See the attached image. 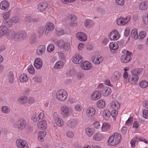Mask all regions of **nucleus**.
<instances>
[{
    "mask_svg": "<svg viewBox=\"0 0 148 148\" xmlns=\"http://www.w3.org/2000/svg\"><path fill=\"white\" fill-rule=\"evenodd\" d=\"M132 37L133 39L136 40L138 38L137 30L136 29H134L132 30L131 33Z\"/></svg>",
    "mask_w": 148,
    "mask_h": 148,
    "instance_id": "obj_31",
    "label": "nucleus"
},
{
    "mask_svg": "<svg viewBox=\"0 0 148 148\" xmlns=\"http://www.w3.org/2000/svg\"><path fill=\"white\" fill-rule=\"evenodd\" d=\"M81 67L84 70H90L92 68V64L88 61H84L81 64Z\"/></svg>",
    "mask_w": 148,
    "mask_h": 148,
    "instance_id": "obj_17",
    "label": "nucleus"
},
{
    "mask_svg": "<svg viewBox=\"0 0 148 148\" xmlns=\"http://www.w3.org/2000/svg\"><path fill=\"white\" fill-rule=\"evenodd\" d=\"M111 113L110 111L108 110H105L102 113V115L104 118L106 120H108L111 115Z\"/></svg>",
    "mask_w": 148,
    "mask_h": 148,
    "instance_id": "obj_28",
    "label": "nucleus"
},
{
    "mask_svg": "<svg viewBox=\"0 0 148 148\" xmlns=\"http://www.w3.org/2000/svg\"><path fill=\"white\" fill-rule=\"evenodd\" d=\"M35 67L37 69H40L42 66V60L40 58L36 59L34 62Z\"/></svg>",
    "mask_w": 148,
    "mask_h": 148,
    "instance_id": "obj_19",
    "label": "nucleus"
},
{
    "mask_svg": "<svg viewBox=\"0 0 148 148\" xmlns=\"http://www.w3.org/2000/svg\"><path fill=\"white\" fill-rule=\"evenodd\" d=\"M27 100L26 97L23 96L21 97L18 100V103L20 104H23L25 103Z\"/></svg>",
    "mask_w": 148,
    "mask_h": 148,
    "instance_id": "obj_36",
    "label": "nucleus"
},
{
    "mask_svg": "<svg viewBox=\"0 0 148 148\" xmlns=\"http://www.w3.org/2000/svg\"><path fill=\"white\" fill-rule=\"evenodd\" d=\"M16 143L18 148H29L26 142L22 139L17 140Z\"/></svg>",
    "mask_w": 148,
    "mask_h": 148,
    "instance_id": "obj_9",
    "label": "nucleus"
},
{
    "mask_svg": "<svg viewBox=\"0 0 148 148\" xmlns=\"http://www.w3.org/2000/svg\"><path fill=\"white\" fill-rule=\"evenodd\" d=\"M143 116L144 118H148V111L146 109H144L143 111Z\"/></svg>",
    "mask_w": 148,
    "mask_h": 148,
    "instance_id": "obj_59",
    "label": "nucleus"
},
{
    "mask_svg": "<svg viewBox=\"0 0 148 148\" xmlns=\"http://www.w3.org/2000/svg\"><path fill=\"white\" fill-rule=\"evenodd\" d=\"M109 36L112 40H117L120 37L119 33L117 30L112 31Z\"/></svg>",
    "mask_w": 148,
    "mask_h": 148,
    "instance_id": "obj_10",
    "label": "nucleus"
},
{
    "mask_svg": "<svg viewBox=\"0 0 148 148\" xmlns=\"http://www.w3.org/2000/svg\"><path fill=\"white\" fill-rule=\"evenodd\" d=\"M1 111L3 112L5 114L8 113L10 111V108L7 106H4L2 107Z\"/></svg>",
    "mask_w": 148,
    "mask_h": 148,
    "instance_id": "obj_48",
    "label": "nucleus"
},
{
    "mask_svg": "<svg viewBox=\"0 0 148 148\" xmlns=\"http://www.w3.org/2000/svg\"><path fill=\"white\" fill-rule=\"evenodd\" d=\"M77 124L76 121L74 119H71L67 122V126L71 128H74L76 126Z\"/></svg>",
    "mask_w": 148,
    "mask_h": 148,
    "instance_id": "obj_27",
    "label": "nucleus"
},
{
    "mask_svg": "<svg viewBox=\"0 0 148 148\" xmlns=\"http://www.w3.org/2000/svg\"><path fill=\"white\" fill-rule=\"evenodd\" d=\"M133 118L132 117H130L126 121V125L129 126L133 122Z\"/></svg>",
    "mask_w": 148,
    "mask_h": 148,
    "instance_id": "obj_57",
    "label": "nucleus"
},
{
    "mask_svg": "<svg viewBox=\"0 0 148 148\" xmlns=\"http://www.w3.org/2000/svg\"><path fill=\"white\" fill-rule=\"evenodd\" d=\"M56 44L59 47L62 49L64 47V45L66 44V42L63 40H60V41H58Z\"/></svg>",
    "mask_w": 148,
    "mask_h": 148,
    "instance_id": "obj_45",
    "label": "nucleus"
},
{
    "mask_svg": "<svg viewBox=\"0 0 148 148\" xmlns=\"http://www.w3.org/2000/svg\"><path fill=\"white\" fill-rule=\"evenodd\" d=\"M82 107L80 104H77L75 107V109L76 111L78 112H81L82 110Z\"/></svg>",
    "mask_w": 148,
    "mask_h": 148,
    "instance_id": "obj_55",
    "label": "nucleus"
},
{
    "mask_svg": "<svg viewBox=\"0 0 148 148\" xmlns=\"http://www.w3.org/2000/svg\"><path fill=\"white\" fill-rule=\"evenodd\" d=\"M92 60L94 64H98L103 62V59L101 57L94 56L92 57Z\"/></svg>",
    "mask_w": 148,
    "mask_h": 148,
    "instance_id": "obj_21",
    "label": "nucleus"
},
{
    "mask_svg": "<svg viewBox=\"0 0 148 148\" xmlns=\"http://www.w3.org/2000/svg\"><path fill=\"white\" fill-rule=\"evenodd\" d=\"M121 74V73L118 71H116L114 72L113 75L112 77V79L114 81H117L120 78Z\"/></svg>",
    "mask_w": 148,
    "mask_h": 148,
    "instance_id": "obj_32",
    "label": "nucleus"
},
{
    "mask_svg": "<svg viewBox=\"0 0 148 148\" xmlns=\"http://www.w3.org/2000/svg\"><path fill=\"white\" fill-rule=\"evenodd\" d=\"M118 113V112L117 110H113L111 113L112 117L115 118L117 115Z\"/></svg>",
    "mask_w": 148,
    "mask_h": 148,
    "instance_id": "obj_62",
    "label": "nucleus"
},
{
    "mask_svg": "<svg viewBox=\"0 0 148 148\" xmlns=\"http://www.w3.org/2000/svg\"><path fill=\"white\" fill-rule=\"evenodd\" d=\"M70 47V43L68 42H66V44L64 45V47L62 49H63L66 51H68Z\"/></svg>",
    "mask_w": 148,
    "mask_h": 148,
    "instance_id": "obj_58",
    "label": "nucleus"
},
{
    "mask_svg": "<svg viewBox=\"0 0 148 148\" xmlns=\"http://www.w3.org/2000/svg\"><path fill=\"white\" fill-rule=\"evenodd\" d=\"M87 135L89 137H91L95 132V129L93 128L87 127L85 130Z\"/></svg>",
    "mask_w": 148,
    "mask_h": 148,
    "instance_id": "obj_26",
    "label": "nucleus"
},
{
    "mask_svg": "<svg viewBox=\"0 0 148 148\" xmlns=\"http://www.w3.org/2000/svg\"><path fill=\"white\" fill-rule=\"evenodd\" d=\"M116 3L119 5H123L125 3L124 0H116Z\"/></svg>",
    "mask_w": 148,
    "mask_h": 148,
    "instance_id": "obj_64",
    "label": "nucleus"
},
{
    "mask_svg": "<svg viewBox=\"0 0 148 148\" xmlns=\"http://www.w3.org/2000/svg\"><path fill=\"white\" fill-rule=\"evenodd\" d=\"M110 124L108 123H104L103 124L101 127L102 130L103 131H105L106 130L109 129L110 127Z\"/></svg>",
    "mask_w": 148,
    "mask_h": 148,
    "instance_id": "obj_40",
    "label": "nucleus"
},
{
    "mask_svg": "<svg viewBox=\"0 0 148 148\" xmlns=\"http://www.w3.org/2000/svg\"><path fill=\"white\" fill-rule=\"evenodd\" d=\"M12 29H9L5 26H2L0 27V38L5 34L6 35L7 37L11 38L12 34L11 32Z\"/></svg>",
    "mask_w": 148,
    "mask_h": 148,
    "instance_id": "obj_4",
    "label": "nucleus"
},
{
    "mask_svg": "<svg viewBox=\"0 0 148 148\" xmlns=\"http://www.w3.org/2000/svg\"><path fill=\"white\" fill-rule=\"evenodd\" d=\"M126 54L122 55L121 58V61L123 63H127L130 62L132 59V53L128 51H126Z\"/></svg>",
    "mask_w": 148,
    "mask_h": 148,
    "instance_id": "obj_6",
    "label": "nucleus"
},
{
    "mask_svg": "<svg viewBox=\"0 0 148 148\" xmlns=\"http://www.w3.org/2000/svg\"><path fill=\"white\" fill-rule=\"evenodd\" d=\"M54 28V24L51 23L49 22L47 23L45 26V28H47L52 31L53 30Z\"/></svg>",
    "mask_w": 148,
    "mask_h": 148,
    "instance_id": "obj_41",
    "label": "nucleus"
},
{
    "mask_svg": "<svg viewBox=\"0 0 148 148\" xmlns=\"http://www.w3.org/2000/svg\"><path fill=\"white\" fill-rule=\"evenodd\" d=\"M10 7L9 3L6 0L2 1L0 3V8L3 10H8Z\"/></svg>",
    "mask_w": 148,
    "mask_h": 148,
    "instance_id": "obj_15",
    "label": "nucleus"
},
{
    "mask_svg": "<svg viewBox=\"0 0 148 148\" xmlns=\"http://www.w3.org/2000/svg\"><path fill=\"white\" fill-rule=\"evenodd\" d=\"M12 20L13 22L14 23H18L19 21L20 18L18 16H15L13 17Z\"/></svg>",
    "mask_w": 148,
    "mask_h": 148,
    "instance_id": "obj_61",
    "label": "nucleus"
},
{
    "mask_svg": "<svg viewBox=\"0 0 148 148\" xmlns=\"http://www.w3.org/2000/svg\"><path fill=\"white\" fill-rule=\"evenodd\" d=\"M130 16L128 15L125 18H119L117 21V24L119 25H123L130 21Z\"/></svg>",
    "mask_w": 148,
    "mask_h": 148,
    "instance_id": "obj_8",
    "label": "nucleus"
},
{
    "mask_svg": "<svg viewBox=\"0 0 148 148\" xmlns=\"http://www.w3.org/2000/svg\"><path fill=\"white\" fill-rule=\"evenodd\" d=\"M68 19L71 21H75L77 20L76 16L74 14H71L68 16Z\"/></svg>",
    "mask_w": 148,
    "mask_h": 148,
    "instance_id": "obj_53",
    "label": "nucleus"
},
{
    "mask_svg": "<svg viewBox=\"0 0 148 148\" xmlns=\"http://www.w3.org/2000/svg\"><path fill=\"white\" fill-rule=\"evenodd\" d=\"M64 65L63 62L60 60L57 62L54 66L56 69H59L62 68Z\"/></svg>",
    "mask_w": 148,
    "mask_h": 148,
    "instance_id": "obj_33",
    "label": "nucleus"
},
{
    "mask_svg": "<svg viewBox=\"0 0 148 148\" xmlns=\"http://www.w3.org/2000/svg\"><path fill=\"white\" fill-rule=\"evenodd\" d=\"M93 138L94 140L96 141H99L103 138V136L100 133H97L95 134L93 136Z\"/></svg>",
    "mask_w": 148,
    "mask_h": 148,
    "instance_id": "obj_30",
    "label": "nucleus"
},
{
    "mask_svg": "<svg viewBox=\"0 0 148 148\" xmlns=\"http://www.w3.org/2000/svg\"><path fill=\"white\" fill-rule=\"evenodd\" d=\"M140 87L142 88H145L148 86V82L146 81H142L140 83Z\"/></svg>",
    "mask_w": 148,
    "mask_h": 148,
    "instance_id": "obj_49",
    "label": "nucleus"
},
{
    "mask_svg": "<svg viewBox=\"0 0 148 148\" xmlns=\"http://www.w3.org/2000/svg\"><path fill=\"white\" fill-rule=\"evenodd\" d=\"M56 29V35L58 36H60L63 34L64 33V31L62 29L57 27Z\"/></svg>",
    "mask_w": 148,
    "mask_h": 148,
    "instance_id": "obj_44",
    "label": "nucleus"
},
{
    "mask_svg": "<svg viewBox=\"0 0 148 148\" xmlns=\"http://www.w3.org/2000/svg\"><path fill=\"white\" fill-rule=\"evenodd\" d=\"M10 10L9 12H5L2 14V15L3 17L4 20H7L10 15Z\"/></svg>",
    "mask_w": 148,
    "mask_h": 148,
    "instance_id": "obj_50",
    "label": "nucleus"
},
{
    "mask_svg": "<svg viewBox=\"0 0 148 148\" xmlns=\"http://www.w3.org/2000/svg\"><path fill=\"white\" fill-rule=\"evenodd\" d=\"M3 23L7 26L9 27H11L13 25V22L12 19L5 20Z\"/></svg>",
    "mask_w": 148,
    "mask_h": 148,
    "instance_id": "obj_43",
    "label": "nucleus"
},
{
    "mask_svg": "<svg viewBox=\"0 0 148 148\" xmlns=\"http://www.w3.org/2000/svg\"><path fill=\"white\" fill-rule=\"evenodd\" d=\"M56 99L61 102H64L68 99V95L66 90L64 89L58 90L56 93Z\"/></svg>",
    "mask_w": 148,
    "mask_h": 148,
    "instance_id": "obj_1",
    "label": "nucleus"
},
{
    "mask_svg": "<svg viewBox=\"0 0 148 148\" xmlns=\"http://www.w3.org/2000/svg\"><path fill=\"white\" fill-rule=\"evenodd\" d=\"M148 7V4L146 1H143L139 5V9L140 10H145Z\"/></svg>",
    "mask_w": 148,
    "mask_h": 148,
    "instance_id": "obj_34",
    "label": "nucleus"
},
{
    "mask_svg": "<svg viewBox=\"0 0 148 148\" xmlns=\"http://www.w3.org/2000/svg\"><path fill=\"white\" fill-rule=\"evenodd\" d=\"M54 120L56 124L58 126L60 127L63 125L64 122L62 119L58 116H55L54 118Z\"/></svg>",
    "mask_w": 148,
    "mask_h": 148,
    "instance_id": "obj_25",
    "label": "nucleus"
},
{
    "mask_svg": "<svg viewBox=\"0 0 148 148\" xmlns=\"http://www.w3.org/2000/svg\"><path fill=\"white\" fill-rule=\"evenodd\" d=\"M76 36L77 39L81 41H85L87 38L86 34L82 32H79L76 34Z\"/></svg>",
    "mask_w": 148,
    "mask_h": 148,
    "instance_id": "obj_14",
    "label": "nucleus"
},
{
    "mask_svg": "<svg viewBox=\"0 0 148 148\" xmlns=\"http://www.w3.org/2000/svg\"><path fill=\"white\" fill-rule=\"evenodd\" d=\"M101 92L105 97H107L109 95L111 92V90L109 87H105L102 90H101Z\"/></svg>",
    "mask_w": 148,
    "mask_h": 148,
    "instance_id": "obj_23",
    "label": "nucleus"
},
{
    "mask_svg": "<svg viewBox=\"0 0 148 148\" xmlns=\"http://www.w3.org/2000/svg\"><path fill=\"white\" fill-rule=\"evenodd\" d=\"M147 35L146 32L145 31H141L139 34L138 35V38L140 40L143 39L145 38Z\"/></svg>",
    "mask_w": 148,
    "mask_h": 148,
    "instance_id": "obj_46",
    "label": "nucleus"
},
{
    "mask_svg": "<svg viewBox=\"0 0 148 148\" xmlns=\"http://www.w3.org/2000/svg\"><path fill=\"white\" fill-rule=\"evenodd\" d=\"M37 41L36 34L35 33L32 34L30 38V42L32 44H33L36 42Z\"/></svg>",
    "mask_w": 148,
    "mask_h": 148,
    "instance_id": "obj_42",
    "label": "nucleus"
},
{
    "mask_svg": "<svg viewBox=\"0 0 148 148\" xmlns=\"http://www.w3.org/2000/svg\"><path fill=\"white\" fill-rule=\"evenodd\" d=\"M28 79L29 78L27 75L23 73L21 75L20 77V81L21 82L24 83L27 82Z\"/></svg>",
    "mask_w": 148,
    "mask_h": 148,
    "instance_id": "obj_37",
    "label": "nucleus"
},
{
    "mask_svg": "<svg viewBox=\"0 0 148 148\" xmlns=\"http://www.w3.org/2000/svg\"><path fill=\"white\" fill-rule=\"evenodd\" d=\"M95 113V110L94 108L91 107L88 108L86 111V115L89 117L94 116Z\"/></svg>",
    "mask_w": 148,
    "mask_h": 148,
    "instance_id": "obj_18",
    "label": "nucleus"
},
{
    "mask_svg": "<svg viewBox=\"0 0 148 148\" xmlns=\"http://www.w3.org/2000/svg\"><path fill=\"white\" fill-rule=\"evenodd\" d=\"M111 106L113 110H117L120 108V104L118 101H114L112 103Z\"/></svg>",
    "mask_w": 148,
    "mask_h": 148,
    "instance_id": "obj_29",
    "label": "nucleus"
},
{
    "mask_svg": "<svg viewBox=\"0 0 148 148\" xmlns=\"http://www.w3.org/2000/svg\"><path fill=\"white\" fill-rule=\"evenodd\" d=\"M54 49V45L53 44H50L47 47V50L49 52L52 51Z\"/></svg>",
    "mask_w": 148,
    "mask_h": 148,
    "instance_id": "obj_52",
    "label": "nucleus"
},
{
    "mask_svg": "<svg viewBox=\"0 0 148 148\" xmlns=\"http://www.w3.org/2000/svg\"><path fill=\"white\" fill-rule=\"evenodd\" d=\"M139 138L137 137H136L135 138L132 139L130 142V144L132 146H134L135 145V142H137L138 140H139Z\"/></svg>",
    "mask_w": 148,
    "mask_h": 148,
    "instance_id": "obj_63",
    "label": "nucleus"
},
{
    "mask_svg": "<svg viewBox=\"0 0 148 148\" xmlns=\"http://www.w3.org/2000/svg\"><path fill=\"white\" fill-rule=\"evenodd\" d=\"M18 128L20 130L24 129L27 126V124L26 121L23 118H20L16 123Z\"/></svg>",
    "mask_w": 148,
    "mask_h": 148,
    "instance_id": "obj_7",
    "label": "nucleus"
},
{
    "mask_svg": "<svg viewBox=\"0 0 148 148\" xmlns=\"http://www.w3.org/2000/svg\"><path fill=\"white\" fill-rule=\"evenodd\" d=\"M48 5V4L46 2H41L38 6V9L39 11H43L47 8Z\"/></svg>",
    "mask_w": 148,
    "mask_h": 148,
    "instance_id": "obj_13",
    "label": "nucleus"
},
{
    "mask_svg": "<svg viewBox=\"0 0 148 148\" xmlns=\"http://www.w3.org/2000/svg\"><path fill=\"white\" fill-rule=\"evenodd\" d=\"M45 50L46 47L45 45H40L38 47L37 49L36 53L38 55H41L45 52Z\"/></svg>",
    "mask_w": 148,
    "mask_h": 148,
    "instance_id": "obj_24",
    "label": "nucleus"
},
{
    "mask_svg": "<svg viewBox=\"0 0 148 148\" xmlns=\"http://www.w3.org/2000/svg\"><path fill=\"white\" fill-rule=\"evenodd\" d=\"M37 125L38 127L40 130H45L47 126L46 121L45 120L40 121L38 123Z\"/></svg>",
    "mask_w": 148,
    "mask_h": 148,
    "instance_id": "obj_22",
    "label": "nucleus"
},
{
    "mask_svg": "<svg viewBox=\"0 0 148 148\" xmlns=\"http://www.w3.org/2000/svg\"><path fill=\"white\" fill-rule=\"evenodd\" d=\"M97 104L98 107L101 108H104L106 106L105 102L103 99H101L98 101Z\"/></svg>",
    "mask_w": 148,
    "mask_h": 148,
    "instance_id": "obj_38",
    "label": "nucleus"
},
{
    "mask_svg": "<svg viewBox=\"0 0 148 148\" xmlns=\"http://www.w3.org/2000/svg\"><path fill=\"white\" fill-rule=\"evenodd\" d=\"M83 58L79 54H76L73 57V62L76 64H79L83 61Z\"/></svg>",
    "mask_w": 148,
    "mask_h": 148,
    "instance_id": "obj_20",
    "label": "nucleus"
},
{
    "mask_svg": "<svg viewBox=\"0 0 148 148\" xmlns=\"http://www.w3.org/2000/svg\"><path fill=\"white\" fill-rule=\"evenodd\" d=\"M109 47L111 52L114 53L118 49L119 45L117 43L115 42H112L109 44Z\"/></svg>",
    "mask_w": 148,
    "mask_h": 148,
    "instance_id": "obj_12",
    "label": "nucleus"
},
{
    "mask_svg": "<svg viewBox=\"0 0 148 148\" xmlns=\"http://www.w3.org/2000/svg\"><path fill=\"white\" fill-rule=\"evenodd\" d=\"M77 76L78 79H81L84 77V74L81 72H79L77 73Z\"/></svg>",
    "mask_w": 148,
    "mask_h": 148,
    "instance_id": "obj_56",
    "label": "nucleus"
},
{
    "mask_svg": "<svg viewBox=\"0 0 148 148\" xmlns=\"http://www.w3.org/2000/svg\"><path fill=\"white\" fill-rule=\"evenodd\" d=\"M101 97V94L99 91H96L93 92L90 96L91 99L93 101L99 99Z\"/></svg>",
    "mask_w": 148,
    "mask_h": 148,
    "instance_id": "obj_16",
    "label": "nucleus"
},
{
    "mask_svg": "<svg viewBox=\"0 0 148 148\" xmlns=\"http://www.w3.org/2000/svg\"><path fill=\"white\" fill-rule=\"evenodd\" d=\"M35 82L40 83L42 82V79L38 76H36L32 79Z\"/></svg>",
    "mask_w": 148,
    "mask_h": 148,
    "instance_id": "obj_60",
    "label": "nucleus"
},
{
    "mask_svg": "<svg viewBox=\"0 0 148 148\" xmlns=\"http://www.w3.org/2000/svg\"><path fill=\"white\" fill-rule=\"evenodd\" d=\"M143 69L142 68H139L138 69H135L132 71V74L136 76H139L142 72Z\"/></svg>",
    "mask_w": 148,
    "mask_h": 148,
    "instance_id": "obj_35",
    "label": "nucleus"
},
{
    "mask_svg": "<svg viewBox=\"0 0 148 148\" xmlns=\"http://www.w3.org/2000/svg\"><path fill=\"white\" fill-rule=\"evenodd\" d=\"M60 110L61 115L65 117H67L71 113L70 108L66 105L62 106Z\"/></svg>",
    "mask_w": 148,
    "mask_h": 148,
    "instance_id": "obj_5",
    "label": "nucleus"
},
{
    "mask_svg": "<svg viewBox=\"0 0 148 148\" xmlns=\"http://www.w3.org/2000/svg\"><path fill=\"white\" fill-rule=\"evenodd\" d=\"M27 70L29 73L31 74H34L35 73V70L33 66L30 65L28 67Z\"/></svg>",
    "mask_w": 148,
    "mask_h": 148,
    "instance_id": "obj_51",
    "label": "nucleus"
},
{
    "mask_svg": "<svg viewBox=\"0 0 148 148\" xmlns=\"http://www.w3.org/2000/svg\"><path fill=\"white\" fill-rule=\"evenodd\" d=\"M12 35L10 39H14L15 40H23L27 36V33L24 31L16 32L12 30L11 32Z\"/></svg>",
    "mask_w": 148,
    "mask_h": 148,
    "instance_id": "obj_2",
    "label": "nucleus"
},
{
    "mask_svg": "<svg viewBox=\"0 0 148 148\" xmlns=\"http://www.w3.org/2000/svg\"><path fill=\"white\" fill-rule=\"evenodd\" d=\"M45 31V28L43 26L40 27L38 29V34L39 37H41Z\"/></svg>",
    "mask_w": 148,
    "mask_h": 148,
    "instance_id": "obj_39",
    "label": "nucleus"
},
{
    "mask_svg": "<svg viewBox=\"0 0 148 148\" xmlns=\"http://www.w3.org/2000/svg\"><path fill=\"white\" fill-rule=\"evenodd\" d=\"M92 25V21L89 19L86 20L84 23V26L86 27H90Z\"/></svg>",
    "mask_w": 148,
    "mask_h": 148,
    "instance_id": "obj_47",
    "label": "nucleus"
},
{
    "mask_svg": "<svg viewBox=\"0 0 148 148\" xmlns=\"http://www.w3.org/2000/svg\"><path fill=\"white\" fill-rule=\"evenodd\" d=\"M76 73V70L75 69H72L69 71L67 73V74L69 76H73L75 75Z\"/></svg>",
    "mask_w": 148,
    "mask_h": 148,
    "instance_id": "obj_54",
    "label": "nucleus"
},
{
    "mask_svg": "<svg viewBox=\"0 0 148 148\" xmlns=\"http://www.w3.org/2000/svg\"><path fill=\"white\" fill-rule=\"evenodd\" d=\"M121 138L120 134L117 133H115L109 138L108 140V143L111 146L115 145L119 143Z\"/></svg>",
    "mask_w": 148,
    "mask_h": 148,
    "instance_id": "obj_3",
    "label": "nucleus"
},
{
    "mask_svg": "<svg viewBox=\"0 0 148 148\" xmlns=\"http://www.w3.org/2000/svg\"><path fill=\"white\" fill-rule=\"evenodd\" d=\"M139 79V76L132 74V75L129 77L128 80L129 82L131 84L134 85L137 82Z\"/></svg>",
    "mask_w": 148,
    "mask_h": 148,
    "instance_id": "obj_11",
    "label": "nucleus"
}]
</instances>
